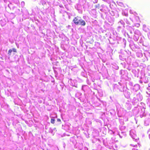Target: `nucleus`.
Segmentation results:
<instances>
[{
    "label": "nucleus",
    "instance_id": "nucleus-23",
    "mask_svg": "<svg viewBox=\"0 0 150 150\" xmlns=\"http://www.w3.org/2000/svg\"><path fill=\"white\" fill-rule=\"evenodd\" d=\"M136 146H137V145H136Z\"/></svg>",
    "mask_w": 150,
    "mask_h": 150
},
{
    "label": "nucleus",
    "instance_id": "nucleus-22",
    "mask_svg": "<svg viewBox=\"0 0 150 150\" xmlns=\"http://www.w3.org/2000/svg\"><path fill=\"white\" fill-rule=\"evenodd\" d=\"M86 144H88H88L87 143H86Z\"/></svg>",
    "mask_w": 150,
    "mask_h": 150
},
{
    "label": "nucleus",
    "instance_id": "nucleus-20",
    "mask_svg": "<svg viewBox=\"0 0 150 150\" xmlns=\"http://www.w3.org/2000/svg\"><path fill=\"white\" fill-rule=\"evenodd\" d=\"M57 121L59 122H60L61 121V120L60 119H57Z\"/></svg>",
    "mask_w": 150,
    "mask_h": 150
},
{
    "label": "nucleus",
    "instance_id": "nucleus-21",
    "mask_svg": "<svg viewBox=\"0 0 150 150\" xmlns=\"http://www.w3.org/2000/svg\"><path fill=\"white\" fill-rule=\"evenodd\" d=\"M53 130V131H55L56 130V129L55 128H54L53 129H52Z\"/></svg>",
    "mask_w": 150,
    "mask_h": 150
},
{
    "label": "nucleus",
    "instance_id": "nucleus-6",
    "mask_svg": "<svg viewBox=\"0 0 150 150\" xmlns=\"http://www.w3.org/2000/svg\"><path fill=\"white\" fill-rule=\"evenodd\" d=\"M126 108L128 110H130L131 108L132 105L130 103H126L125 104Z\"/></svg>",
    "mask_w": 150,
    "mask_h": 150
},
{
    "label": "nucleus",
    "instance_id": "nucleus-11",
    "mask_svg": "<svg viewBox=\"0 0 150 150\" xmlns=\"http://www.w3.org/2000/svg\"><path fill=\"white\" fill-rule=\"evenodd\" d=\"M119 122L120 124L121 125H124V121H123V120H122V119H119Z\"/></svg>",
    "mask_w": 150,
    "mask_h": 150
},
{
    "label": "nucleus",
    "instance_id": "nucleus-9",
    "mask_svg": "<svg viewBox=\"0 0 150 150\" xmlns=\"http://www.w3.org/2000/svg\"><path fill=\"white\" fill-rule=\"evenodd\" d=\"M70 140L71 142H72L73 144H76V141L74 138L71 137Z\"/></svg>",
    "mask_w": 150,
    "mask_h": 150
},
{
    "label": "nucleus",
    "instance_id": "nucleus-12",
    "mask_svg": "<svg viewBox=\"0 0 150 150\" xmlns=\"http://www.w3.org/2000/svg\"><path fill=\"white\" fill-rule=\"evenodd\" d=\"M53 130L51 128H50L49 129V133H51V134H54V133H53Z\"/></svg>",
    "mask_w": 150,
    "mask_h": 150
},
{
    "label": "nucleus",
    "instance_id": "nucleus-5",
    "mask_svg": "<svg viewBox=\"0 0 150 150\" xmlns=\"http://www.w3.org/2000/svg\"><path fill=\"white\" fill-rule=\"evenodd\" d=\"M12 52H17L16 49L15 48H13L12 49L9 50L8 53V55L10 56L11 55V53Z\"/></svg>",
    "mask_w": 150,
    "mask_h": 150
},
{
    "label": "nucleus",
    "instance_id": "nucleus-2",
    "mask_svg": "<svg viewBox=\"0 0 150 150\" xmlns=\"http://www.w3.org/2000/svg\"><path fill=\"white\" fill-rule=\"evenodd\" d=\"M142 99V96L141 94H134L132 103L133 105L137 104L138 101H140Z\"/></svg>",
    "mask_w": 150,
    "mask_h": 150
},
{
    "label": "nucleus",
    "instance_id": "nucleus-4",
    "mask_svg": "<svg viewBox=\"0 0 150 150\" xmlns=\"http://www.w3.org/2000/svg\"><path fill=\"white\" fill-rule=\"evenodd\" d=\"M145 109L144 108L141 107H139V108H138V113H139L141 117L145 115Z\"/></svg>",
    "mask_w": 150,
    "mask_h": 150
},
{
    "label": "nucleus",
    "instance_id": "nucleus-8",
    "mask_svg": "<svg viewBox=\"0 0 150 150\" xmlns=\"http://www.w3.org/2000/svg\"><path fill=\"white\" fill-rule=\"evenodd\" d=\"M150 122V119H146L145 120L144 122V125L145 126H147L148 125Z\"/></svg>",
    "mask_w": 150,
    "mask_h": 150
},
{
    "label": "nucleus",
    "instance_id": "nucleus-10",
    "mask_svg": "<svg viewBox=\"0 0 150 150\" xmlns=\"http://www.w3.org/2000/svg\"><path fill=\"white\" fill-rule=\"evenodd\" d=\"M78 148L79 150H81L83 147V145L82 143L79 144L78 145Z\"/></svg>",
    "mask_w": 150,
    "mask_h": 150
},
{
    "label": "nucleus",
    "instance_id": "nucleus-24",
    "mask_svg": "<svg viewBox=\"0 0 150 150\" xmlns=\"http://www.w3.org/2000/svg\"><path fill=\"white\" fill-rule=\"evenodd\" d=\"M149 150H150V149H149Z\"/></svg>",
    "mask_w": 150,
    "mask_h": 150
},
{
    "label": "nucleus",
    "instance_id": "nucleus-13",
    "mask_svg": "<svg viewBox=\"0 0 150 150\" xmlns=\"http://www.w3.org/2000/svg\"><path fill=\"white\" fill-rule=\"evenodd\" d=\"M125 96L127 98H128L130 97L129 94H125Z\"/></svg>",
    "mask_w": 150,
    "mask_h": 150
},
{
    "label": "nucleus",
    "instance_id": "nucleus-1",
    "mask_svg": "<svg viewBox=\"0 0 150 150\" xmlns=\"http://www.w3.org/2000/svg\"><path fill=\"white\" fill-rule=\"evenodd\" d=\"M73 21L75 24L76 25H80L81 26H85L86 25L85 21L81 19V17L78 16L74 18Z\"/></svg>",
    "mask_w": 150,
    "mask_h": 150
},
{
    "label": "nucleus",
    "instance_id": "nucleus-14",
    "mask_svg": "<svg viewBox=\"0 0 150 150\" xmlns=\"http://www.w3.org/2000/svg\"><path fill=\"white\" fill-rule=\"evenodd\" d=\"M55 120L54 119H51V122L52 123L54 124L55 122Z\"/></svg>",
    "mask_w": 150,
    "mask_h": 150
},
{
    "label": "nucleus",
    "instance_id": "nucleus-19",
    "mask_svg": "<svg viewBox=\"0 0 150 150\" xmlns=\"http://www.w3.org/2000/svg\"><path fill=\"white\" fill-rule=\"evenodd\" d=\"M132 150H138L136 149L133 148L132 149Z\"/></svg>",
    "mask_w": 150,
    "mask_h": 150
},
{
    "label": "nucleus",
    "instance_id": "nucleus-3",
    "mask_svg": "<svg viewBox=\"0 0 150 150\" xmlns=\"http://www.w3.org/2000/svg\"><path fill=\"white\" fill-rule=\"evenodd\" d=\"M129 134L133 139H135L136 141H137L138 139L135 130L134 129H131L129 131Z\"/></svg>",
    "mask_w": 150,
    "mask_h": 150
},
{
    "label": "nucleus",
    "instance_id": "nucleus-7",
    "mask_svg": "<svg viewBox=\"0 0 150 150\" xmlns=\"http://www.w3.org/2000/svg\"><path fill=\"white\" fill-rule=\"evenodd\" d=\"M117 134L121 138H122L123 137H125L126 135L125 132H122L121 133H118Z\"/></svg>",
    "mask_w": 150,
    "mask_h": 150
},
{
    "label": "nucleus",
    "instance_id": "nucleus-18",
    "mask_svg": "<svg viewBox=\"0 0 150 150\" xmlns=\"http://www.w3.org/2000/svg\"><path fill=\"white\" fill-rule=\"evenodd\" d=\"M84 149V150H88V148L87 147H86V146H85Z\"/></svg>",
    "mask_w": 150,
    "mask_h": 150
},
{
    "label": "nucleus",
    "instance_id": "nucleus-15",
    "mask_svg": "<svg viewBox=\"0 0 150 150\" xmlns=\"http://www.w3.org/2000/svg\"><path fill=\"white\" fill-rule=\"evenodd\" d=\"M125 126H122L120 128V129L121 130H123L125 129Z\"/></svg>",
    "mask_w": 150,
    "mask_h": 150
},
{
    "label": "nucleus",
    "instance_id": "nucleus-16",
    "mask_svg": "<svg viewBox=\"0 0 150 150\" xmlns=\"http://www.w3.org/2000/svg\"><path fill=\"white\" fill-rule=\"evenodd\" d=\"M109 132L110 134H114L115 132L111 130H110Z\"/></svg>",
    "mask_w": 150,
    "mask_h": 150
},
{
    "label": "nucleus",
    "instance_id": "nucleus-17",
    "mask_svg": "<svg viewBox=\"0 0 150 150\" xmlns=\"http://www.w3.org/2000/svg\"><path fill=\"white\" fill-rule=\"evenodd\" d=\"M147 88L149 90H150V83L149 84L148 86L147 87Z\"/></svg>",
    "mask_w": 150,
    "mask_h": 150
}]
</instances>
